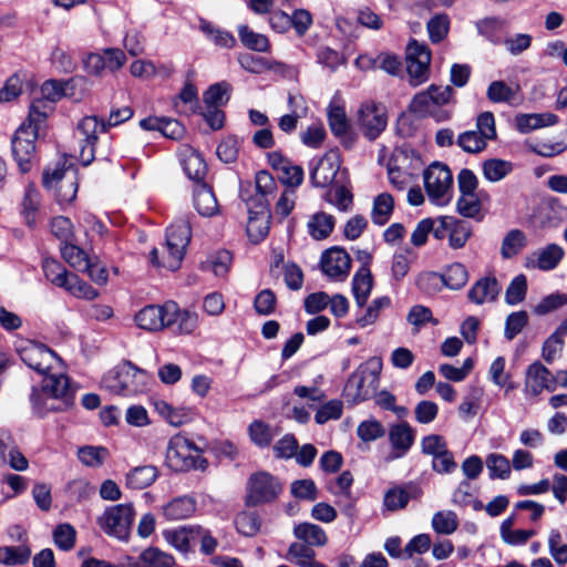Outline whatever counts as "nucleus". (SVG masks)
I'll return each instance as SVG.
<instances>
[{
	"label": "nucleus",
	"mask_w": 567,
	"mask_h": 567,
	"mask_svg": "<svg viewBox=\"0 0 567 567\" xmlns=\"http://www.w3.org/2000/svg\"><path fill=\"white\" fill-rule=\"evenodd\" d=\"M239 153V140L234 136L225 137L217 146L216 154L224 163H234Z\"/></svg>",
	"instance_id": "61"
},
{
	"label": "nucleus",
	"mask_w": 567,
	"mask_h": 567,
	"mask_svg": "<svg viewBox=\"0 0 567 567\" xmlns=\"http://www.w3.org/2000/svg\"><path fill=\"white\" fill-rule=\"evenodd\" d=\"M45 278L54 286L65 288L72 280L75 281V275L69 272L59 261L54 259H44L42 265Z\"/></svg>",
	"instance_id": "30"
},
{
	"label": "nucleus",
	"mask_w": 567,
	"mask_h": 567,
	"mask_svg": "<svg viewBox=\"0 0 567 567\" xmlns=\"http://www.w3.org/2000/svg\"><path fill=\"white\" fill-rule=\"evenodd\" d=\"M41 386L48 393L52 394L53 398H58V403L69 411L74 406L76 389L73 388L68 375L63 373L59 374H45Z\"/></svg>",
	"instance_id": "16"
},
{
	"label": "nucleus",
	"mask_w": 567,
	"mask_h": 567,
	"mask_svg": "<svg viewBox=\"0 0 567 567\" xmlns=\"http://www.w3.org/2000/svg\"><path fill=\"white\" fill-rule=\"evenodd\" d=\"M78 456L84 465L99 467L109 456V451L103 446H84L79 449Z\"/></svg>",
	"instance_id": "53"
},
{
	"label": "nucleus",
	"mask_w": 567,
	"mask_h": 567,
	"mask_svg": "<svg viewBox=\"0 0 567 567\" xmlns=\"http://www.w3.org/2000/svg\"><path fill=\"white\" fill-rule=\"evenodd\" d=\"M384 434V426L375 419L362 421L357 427L358 437L365 443L373 442Z\"/></svg>",
	"instance_id": "54"
},
{
	"label": "nucleus",
	"mask_w": 567,
	"mask_h": 567,
	"mask_svg": "<svg viewBox=\"0 0 567 567\" xmlns=\"http://www.w3.org/2000/svg\"><path fill=\"white\" fill-rule=\"evenodd\" d=\"M246 505L259 506L275 502L282 492V484L268 472L260 471L247 481Z\"/></svg>",
	"instance_id": "7"
},
{
	"label": "nucleus",
	"mask_w": 567,
	"mask_h": 567,
	"mask_svg": "<svg viewBox=\"0 0 567 567\" xmlns=\"http://www.w3.org/2000/svg\"><path fill=\"white\" fill-rule=\"evenodd\" d=\"M415 259V255L411 248H404L394 254L392 259L391 271L395 280L404 278L410 269L411 264Z\"/></svg>",
	"instance_id": "48"
},
{
	"label": "nucleus",
	"mask_w": 567,
	"mask_h": 567,
	"mask_svg": "<svg viewBox=\"0 0 567 567\" xmlns=\"http://www.w3.org/2000/svg\"><path fill=\"white\" fill-rule=\"evenodd\" d=\"M528 322V316L526 311H516L508 315L505 322V338L513 340Z\"/></svg>",
	"instance_id": "63"
},
{
	"label": "nucleus",
	"mask_w": 567,
	"mask_h": 567,
	"mask_svg": "<svg viewBox=\"0 0 567 567\" xmlns=\"http://www.w3.org/2000/svg\"><path fill=\"white\" fill-rule=\"evenodd\" d=\"M31 556V550L27 546H4L0 547V563L8 566L23 565Z\"/></svg>",
	"instance_id": "45"
},
{
	"label": "nucleus",
	"mask_w": 567,
	"mask_h": 567,
	"mask_svg": "<svg viewBox=\"0 0 567 567\" xmlns=\"http://www.w3.org/2000/svg\"><path fill=\"white\" fill-rule=\"evenodd\" d=\"M513 171V164L508 161L499 158L486 159L483 163V175L484 177L496 183L505 178Z\"/></svg>",
	"instance_id": "39"
},
{
	"label": "nucleus",
	"mask_w": 567,
	"mask_h": 567,
	"mask_svg": "<svg viewBox=\"0 0 567 567\" xmlns=\"http://www.w3.org/2000/svg\"><path fill=\"white\" fill-rule=\"evenodd\" d=\"M386 125V111L382 104L372 101L361 104L358 111V126L369 141L378 138Z\"/></svg>",
	"instance_id": "12"
},
{
	"label": "nucleus",
	"mask_w": 567,
	"mask_h": 567,
	"mask_svg": "<svg viewBox=\"0 0 567 567\" xmlns=\"http://www.w3.org/2000/svg\"><path fill=\"white\" fill-rule=\"evenodd\" d=\"M506 24V20L499 17H487L475 22L478 34L496 45L502 44L505 39L503 38V32Z\"/></svg>",
	"instance_id": "24"
},
{
	"label": "nucleus",
	"mask_w": 567,
	"mask_h": 567,
	"mask_svg": "<svg viewBox=\"0 0 567 567\" xmlns=\"http://www.w3.org/2000/svg\"><path fill=\"white\" fill-rule=\"evenodd\" d=\"M249 218L247 223V235L252 243L261 241L270 228V210L267 200L259 199L255 205L247 203Z\"/></svg>",
	"instance_id": "14"
},
{
	"label": "nucleus",
	"mask_w": 567,
	"mask_h": 567,
	"mask_svg": "<svg viewBox=\"0 0 567 567\" xmlns=\"http://www.w3.org/2000/svg\"><path fill=\"white\" fill-rule=\"evenodd\" d=\"M49 395L50 393L44 391L42 386L40 389L35 386L32 388L30 394L32 411L37 416L41 419L45 417L49 413L52 412H65V410L62 409V406L59 403L58 405L47 404Z\"/></svg>",
	"instance_id": "35"
},
{
	"label": "nucleus",
	"mask_w": 567,
	"mask_h": 567,
	"mask_svg": "<svg viewBox=\"0 0 567 567\" xmlns=\"http://www.w3.org/2000/svg\"><path fill=\"white\" fill-rule=\"evenodd\" d=\"M527 245V237L520 229L509 230L503 238L501 256L511 259L518 255Z\"/></svg>",
	"instance_id": "33"
},
{
	"label": "nucleus",
	"mask_w": 567,
	"mask_h": 567,
	"mask_svg": "<svg viewBox=\"0 0 567 567\" xmlns=\"http://www.w3.org/2000/svg\"><path fill=\"white\" fill-rule=\"evenodd\" d=\"M449 245L453 249L463 248L472 235L468 223L456 219L450 220Z\"/></svg>",
	"instance_id": "38"
},
{
	"label": "nucleus",
	"mask_w": 567,
	"mask_h": 567,
	"mask_svg": "<svg viewBox=\"0 0 567 567\" xmlns=\"http://www.w3.org/2000/svg\"><path fill=\"white\" fill-rule=\"evenodd\" d=\"M405 62L411 85L417 86L429 80L431 51L425 43L411 40L406 47Z\"/></svg>",
	"instance_id": "11"
},
{
	"label": "nucleus",
	"mask_w": 567,
	"mask_h": 567,
	"mask_svg": "<svg viewBox=\"0 0 567 567\" xmlns=\"http://www.w3.org/2000/svg\"><path fill=\"white\" fill-rule=\"evenodd\" d=\"M394 202L390 194L383 193L375 197L371 212L372 221L382 226L390 219L393 213Z\"/></svg>",
	"instance_id": "37"
},
{
	"label": "nucleus",
	"mask_w": 567,
	"mask_h": 567,
	"mask_svg": "<svg viewBox=\"0 0 567 567\" xmlns=\"http://www.w3.org/2000/svg\"><path fill=\"white\" fill-rule=\"evenodd\" d=\"M255 184L258 195L256 198H251L247 203L256 205L259 199H265L269 204L268 197L271 196L277 188V184L272 175L267 171H260L256 174Z\"/></svg>",
	"instance_id": "44"
},
{
	"label": "nucleus",
	"mask_w": 567,
	"mask_h": 567,
	"mask_svg": "<svg viewBox=\"0 0 567 567\" xmlns=\"http://www.w3.org/2000/svg\"><path fill=\"white\" fill-rule=\"evenodd\" d=\"M501 291V286L495 277H483L478 279L468 290L470 301L476 305L495 301Z\"/></svg>",
	"instance_id": "22"
},
{
	"label": "nucleus",
	"mask_w": 567,
	"mask_h": 567,
	"mask_svg": "<svg viewBox=\"0 0 567 567\" xmlns=\"http://www.w3.org/2000/svg\"><path fill=\"white\" fill-rule=\"evenodd\" d=\"M106 123L100 122L96 116H85L78 124V134L80 135V159L84 165H89L94 158V145L97 142L99 134L105 132Z\"/></svg>",
	"instance_id": "13"
},
{
	"label": "nucleus",
	"mask_w": 567,
	"mask_h": 567,
	"mask_svg": "<svg viewBox=\"0 0 567 567\" xmlns=\"http://www.w3.org/2000/svg\"><path fill=\"white\" fill-rule=\"evenodd\" d=\"M441 278L446 287L453 290H458L466 285L468 280V272L464 265L454 262L445 269Z\"/></svg>",
	"instance_id": "42"
},
{
	"label": "nucleus",
	"mask_w": 567,
	"mask_h": 567,
	"mask_svg": "<svg viewBox=\"0 0 567 567\" xmlns=\"http://www.w3.org/2000/svg\"><path fill=\"white\" fill-rule=\"evenodd\" d=\"M39 131L30 124L22 123L12 137V155L22 173L30 172L35 161V142Z\"/></svg>",
	"instance_id": "10"
},
{
	"label": "nucleus",
	"mask_w": 567,
	"mask_h": 567,
	"mask_svg": "<svg viewBox=\"0 0 567 567\" xmlns=\"http://www.w3.org/2000/svg\"><path fill=\"white\" fill-rule=\"evenodd\" d=\"M199 28L218 47L230 49L236 44V39L230 32L218 29L208 21L202 20Z\"/></svg>",
	"instance_id": "41"
},
{
	"label": "nucleus",
	"mask_w": 567,
	"mask_h": 567,
	"mask_svg": "<svg viewBox=\"0 0 567 567\" xmlns=\"http://www.w3.org/2000/svg\"><path fill=\"white\" fill-rule=\"evenodd\" d=\"M190 236L192 230L188 220L184 218L176 220L167 228L162 259H159V250L157 248L150 252L152 264L172 271L177 270L184 259Z\"/></svg>",
	"instance_id": "1"
},
{
	"label": "nucleus",
	"mask_w": 567,
	"mask_h": 567,
	"mask_svg": "<svg viewBox=\"0 0 567 567\" xmlns=\"http://www.w3.org/2000/svg\"><path fill=\"white\" fill-rule=\"evenodd\" d=\"M486 140L478 132L471 130L457 137V145L467 153H478L486 147Z\"/></svg>",
	"instance_id": "57"
},
{
	"label": "nucleus",
	"mask_w": 567,
	"mask_h": 567,
	"mask_svg": "<svg viewBox=\"0 0 567 567\" xmlns=\"http://www.w3.org/2000/svg\"><path fill=\"white\" fill-rule=\"evenodd\" d=\"M203 527L199 525L183 526L176 529L164 530V539L174 548L182 553H187L190 548V540L195 539V535H199Z\"/></svg>",
	"instance_id": "23"
},
{
	"label": "nucleus",
	"mask_w": 567,
	"mask_h": 567,
	"mask_svg": "<svg viewBox=\"0 0 567 567\" xmlns=\"http://www.w3.org/2000/svg\"><path fill=\"white\" fill-rule=\"evenodd\" d=\"M453 95L454 90L450 85L431 84L414 95L409 109L421 117L431 116L437 122L446 121L451 117V112L443 107L452 102Z\"/></svg>",
	"instance_id": "3"
},
{
	"label": "nucleus",
	"mask_w": 567,
	"mask_h": 567,
	"mask_svg": "<svg viewBox=\"0 0 567 567\" xmlns=\"http://www.w3.org/2000/svg\"><path fill=\"white\" fill-rule=\"evenodd\" d=\"M76 532L70 524H60L53 532L54 544L62 550H70L74 547Z\"/></svg>",
	"instance_id": "60"
},
{
	"label": "nucleus",
	"mask_w": 567,
	"mask_h": 567,
	"mask_svg": "<svg viewBox=\"0 0 567 567\" xmlns=\"http://www.w3.org/2000/svg\"><path fill=\"white\" fill-rule=\"evenodd\" d=\"M194 205L203 216H213L218 210L217 199L206 183H198L194 189Z\"/></svg>",
	"instance_id": "28"
},
{
	"label": "nucleus",
	"mask_w": 567,
	"mask_h": 567,
	"mask_svg": "<svg viewBox=\"0 0 567 567\" xmlns=\"http://www.w3.org/2000/svg\"><path fill=\"white\" fill-rule=\"evenodd\" d=\"M134 508L131 504H118L107 507L97 517V524L110 536L126 540L134 520Z\"/></svg>",
	"instance_id": "8"
},
{
	"label": "nucleus",
	"mask_w": 567,
	"mask_h": 567,
	"mask_svg": "<svg viewBox=\"0 0 567 567\" xmlns=\"http://www.w3.org/2000/svg\"><path fill=\"white\" fill-rule=\"evenodd\" d=\"M544 390L554 392L556 390V380L553 373L539 361L528 365L525 377V391L532 395H538Z\"/></svg>",
	"instance_id": "18"
},
{
	"label": "nucleus",
	"mask_w": 567,
	"mask_h": 567,
	"mask_svg": "<svg viewBox=\"0 0 567 567\" xmlns=\"http://www.w3.org/2000/svg\"><path fill=\"white\" fill-rule=\"evenodd\" d=\"M175 311L166 318V328L176 333H190L197 327V315L187 310H181L173 301Z\"/></svg>",
	"instance_id": "26"
},
{
	"label": "nucleus",
	"mask_w": 567,
	"mask_h": 567,
	"mask_svg": "<svg viewBox=\"0 0 567 567\" xmlns=\"http://www.w3.org/2000/svg\"><path fill=\"white\" fill-rule=\"evenodd\" d=\"M235 525L239 534L252 537L260 530L261 519L256 513L241 512L236 516Z\"/></svg>",
	"instance_id": "47"
},
{
	"label": "nucleus",
	"mask_w": 567,
	"mask_h": 567,
	"mask_svg": "<svg viewBox=\"0 0 567 567\" xmlns=\"http://www.w3.org/2000/svg\"><path fill=\"white\" fill-rule=\"evenodd\" d=\"M322 272L334 281H343L351 268V258L348 252L339 247L326 250L321 256Z\"/></svg>",
	"instance_id": "15"
},
{
	"label": "nucleus",
	"mask_w": 567,
	"mask_h": 567,
	"mask_svg": "<svg viewBox=\"0 0 567 567\" xmlns=\"http://www.w3.org/2000/svg\"><path fill=\"white\" fill-rule=\"evenodd\" d=\"M151 375L128 361L115 367L102 378V386L113 394L134 395L147 390Z\"/></svg>",
	"instance_id": "2"
},
{
	"label": "nucleus",
	"mask_w": 567,
	"mask_h": 567,
	"mask_svg": "<svg viewBox=\"0 0 567 567\" xmlns=\"http://www.w3.org/2000/svg\"><path fill=\"white\" fill-rule=\"evenodd\" d=\"M415 433L409 423L392 424L389 429V441L392 447V458L406 455L414 443Z\"/></svg>",
	"instance_id": "20"
},
{
	"label": "nucleus",
	"mask_w": 567,
	"mask_h": 567,
	"mask_svg": "<svg viewBox=\"0 0 567 567\" xmlns=\"http://www.w3.org/2000/svg\"><path fill=\"white\" fill-rule=\"evenodd\" d=\"M382 361L373 357L361 364L348 379L344 392L353 403H359L372 398L380 383Z\"/></svg>",
	"instance_id": "4"
},
{
	"label": "nucleus",
	"mask_w": 567,
	"mask_h": 567,
	"mask_svg": "<svg viewBox=\"0 0 567 567\" xmlns=\"http://www.w3.org/2000/svg\"><path fill=\"white\" fill-rule=\"evenodd\" d=\"M486 467L492 480H506L511 475V462L502 454L492 453L487 455Z\"/></svg>",
	"instance_id": "49"
},
{
	"label": "nucleus",
	"mask_w": 567,
	"mask_h": 567,
	"mask_svg": "<svg viewBox=\"0 0 567 567\" xmlns=\"http://www.w3.org/2000/svg\"><path fill=\"white\" fill-rule=\"evenodd\" d=\"M166 463L175 472L205 471L208 462L202 457L196 445L183 435L173 436L166 451Z\"/></svg>",
	"instance_id": "5"
},
{
	"label": "nucleus",
	"mask_w": 567,
	"mask_h": 567,
	"mask_svg": "<svg viewBox=\"0 0 567 567\" xmlns=\"http://www.w3.org/2000/svg\"><path fill=\"white\" fill-rule=\"evenodd\" d=\"M340 168V162L336 153L324 154L311 169V183L316 187H327L334 179Z\"/></svg>",
	"instance_id": "19"
},
{
	"label": "nucleus",
	"mask_w": 567,
	"mask_h": 567,
	"mask_svg": "<svg viewBox=\"0 0 567 567\" xmlns=\"http://www.w3.org/2000/svg\"><path fill=\"white\" fill-rule=\"evenodd\" d=\"M61 254L63 259L73 268L82 271L83 268L89 267L90 258L80 247L65 243L61 246Z\"/></svg>",
	"instance_id": "51"
},
{
	"label": "nucleus",
	"mask_w": 567,
	"mask_h": 567,
	"mask_svg": "<svg viewBox=\"0 0 567 567\" xmlns=\"http://www.w3.org/2000/svg\"><path fill=\"white\" fill-rule=\"evenodd\" d=\"M20 359L40 374H48L60 362L56 353L45 344L32 340H22L17 346Z\"/></svg>",
	"instance_id": "9"
},
{
	"label": "nucleus",
	"mask_w": 567,
	"mask_h": 567,
	"mask_svg": "<svg viewBox=\"0 0 567 567\" xmlns=\"http://www.w3.org/2000/svg\"><path fill=\"white\" fill-rule=\"evenodd\" d=\"M424 187L430 200L444 206L452 198L453 177L450 168L441 163L431 164L423 174Z\"/></svg>",
	"instance_id": "6"
},
{
	"label": "nucleus",
	"mask_w": 567,
	"mask_h": 567,
	"mask_svg": "<svg viewBox=\"0 0 567 567\" xmlns=\"http://www.w3.org/2000/svg\"><path fill=\"white\" fill-rule=\"evenodd\" d=\"M238 35L243 45L251 51L268 52L270 43L265 34L257 33L247 25L238 27Z\"/></svg>",
	"instance_id": "36"
},
{
	"label": "nucleus",
	"mask_w": 567,
	"mask_h": 567,
	"mask_svg": "<svg viewBox=\"0 0 567 567\" xmlns=\"http://www.w3.org/2000/svg\"><path fill=\"white\" fill-rule=\"evenodd\" d=\"M565 257V249L555 243L538 248L532 254L528 262L542 271H550L558 267Z\"/></svg>",
	"instance_id": "21"
},
{
	"label": "nucleus",
	"mask_w": 567,
	"mask_h": 567,
	"mask_svg": "<svg viewBox=\"0 0 567 567\" xmlns=\"http://www.w3.org/2000/svg\"><path fill=\"white\" fill-rule=\"evenodd\" d=\"M195 511L196 501L190 496H181L163 507V515L168 520H181L190 517Z\"/></svg>",
	"instance_id": "27"
},
{
	"label": "nucleus",
	"mask_w": 567,
	"mask_h": 567,
	"mask_svg": "<svg viewBox=\"0 0 567 567\" xmlns=\"http://www.w3.org/2000/svg\"><path fill=\"white\" fill-rule=\"evenodd\" d=\"M40 206V193L33 185L25 188L22 200V214L27 224L31 227L35 224V213Z\"/></svg>",
	"instance_id": "50"
},
{
	"label": "nucleus",
	"mask_w": 567,
	"mask_h": 567,
	"mask_svg": "<svg viewBox=\"0 0 567 567\" xmlns=\"http://www.w3.org/2000/svg\"><path fill=\"white\" fill-rule=\"evenodd\" d=\"M527 291V279L525 275L516 276L506 289L505 300L508 305H517L525 299Z\"/></svg>",
	"instance_id": "59"
},
{
	"label": "nucleus",
	"mask_w": 567,
	"mask_h": 567,
	"mask_svg": "<svg viewBox=\"0 0 567 567\" xmlns=\"http://www.w3.org/2000/svg\"><path fill=\"white\" fill-rule=\"evenodd\" d=\"M230 85L227 82H220L210 85L204 93V102L206 106H219L225 104L229 96Z\"/></svg>",
	"instance_id": "58"
},
{
	"label": "nucleus",
	"mask_w": 567,
	"mask_h": 567,
	"mask_svg": "<svg viewBox=\"0 0 567 567\" xmlns=\"http://www.w3.org/2000/svg\"><path fill=\"white\" fill-rule=\"evenodd\" d=\"M183 166L186 175L197 182L202 183L206 173H207V165L203 158V156L193 151L184 161Z\"/></svg>",
	"instance_id": "46"
},
{
	"label": "nucleus",
	"mask_w": 567,
	"mask_h": 567,
	"mask_svg": "<svg viewBox=\"0 0 567 567\" xmlns=\"http://www.w3.org/2000/svg\"><path fill=\"white\" fill-rule=\"evenodd\" d=\"M456 208L460 215L466 218H476L482 209L481 196L478 194H461Z\"/></svg>",
	"instance_id": "52"
},
{
	"label": "nucleus",
	"mask_w": 567,
	"mask_h": 567,
	"mask_svg": "<svg viewBox=\"0 0 567 567\" xmlns=\"http://www.w3.org/2000/svg\"><path fill=\"white\" fill-rule=\"evenodd\" d=\"M342 411L343 404L340 400H330L317 410L315 421L318 424H324L330 420H338L341 417Z\"/></svg>",
	"instance_id": "62"
},
{
	"label": "nucleus",
	"mask_w": 567,
	"mask_h": 567,
	"mask_svg": "<svg viewBox=\"0 0 567 567\" xmlns=\"http://www.w3.org/2000/svg\"><path fill=\"white\" fill-rule=\"evenodd\" d=\"M173 301L165 302L163 306H145L135 315L134 320L143 330L159 331L166 328V318L173 315Z\"/></svg>",
	"instance_id": "17"
},
{
	"label": "nucleus",
	"mask_w": 567,
	"mask_h": 567,
	"mask_svg": "<svg viewBox=\"0 0 567 567\" xmlns=\"http://www.w3.org/2000/svg\"><path fill=\"white\" fill-rule=\"evenodd\" d=\"M420 491L413 485L396 486L390 488L383 498V505L388 511L395 512L405 508L409 501L417 497Z\"/></svg>",
	"instance_id": "25"
},
{
	"label": "nucleus",
	"mask_w": 567,
	"mask_h": 567,
	"mask_svg": "<svg viewBox=\"0 0 567 567\" xmlns=\"http://www.w3.org/2000/svg\"><path fill=\"white\" fill-rule=\"evenodd\" d=\"M430 40L440 43L449 33L450 19L446 14H436L426 24Z\"/></svg>",
	"instance_id": "56"
},
{
	"label": "nucleus",
	"mask_w": 567,
	"mask_h": 567,
	"mask_svg": "<svg viewBox=\"0 0 567 567\" xmlns=\"http://www.w3.org/2000/svg\"><path fill=\"white\" fill-rule=\"evenodd\" d=\"M143 567H175V558L156 547H148L140 555Z\"/></svg>",
	"instance_id": "40"
},
{
	"label": "nucleus",
	"mask_w": 567,
	"mask_h": 567,
	"mask_svg": "<svg viewBox=\"0 0 567 567\" xmlns=\"http://www.w3.org/2000/svg\"><path fill=\"white\" fill-rule=\"evenodd\" d=\"M52 109L53 106L48 101L37 99L31 104L29 116L23 123L30 124L40 130Z\"/></svg>",
	"instance_id": "55"
},
{
	"label": "nucleus",
	"mask_w": 567,
	"mask_h": 567,
	"mask_svg": "<svg viewBox=\"0 0 567 567\" xmlns=\"http://www.w3.org/2000/svg\"><path fill=\"white\" fill-rule=\"evenodd\" d=\"M433 529L441 535H451L458 528V517L452 511L436 512L432 517Z\"/></svg>",
	"instance_id": "43"
},
{
	"label": "nucleus",
	"mask_w": 567,
	"mask_h": 567,
	"mask_svg": "<svg viewBox=\"0 0 567 567\" xmlns=\"http://www.w3.org/2000/svg\"><path fill=\"white\" fill-rule=\"evenodd\" d=\"M373 279L369 267L361 266L352 279V292L359 307H363L370 296Z\"/></svg>",
	"instance_id": "29"
},
{
	"label": "nucleus",
	"mask_w": 567,
	"mask_h": 567,
	"mask_svg": "<svg viewBox=\"0 0 567 567\" xmlns=\"http://www.w3.org/2000/svg\"><path fill=\"white\" fill-rule=\"evenodd\" d=\"M156 477L157 470L155 466H137L126 475V484L131 488L143 489L153 484Z\"/></svg>",
	"instance_id": "34"
},
{
	"label": "nucleus",
	"mask_w": 567,
	"mask_h": 567,
	"mask_svg": "<svg viewBox=\"0 0 567 567\" xmlns=\"http://www.w3.org/2000/svg\"><path fill=\"white\" fill-rule=\"evenodd\" d=\"M548 548L551 557L558 565L567 563V545L561 543V534L558 529L549 532Z\"/></svg>",
	"instance_id": "64"
},
{
	"label": "nucleus",
	"mask_w": 567,
	"mask_h": 567,
	"mask_svg": "<svg viewBox=\"0 0 567 567\" xmlns=\"http://www.w3.org/2000/svg\"><path fill=\"white\" fill-rule=\"evenodd\" d=\"M293 534L309 546H323L328 540L326 532L320 526L311 523L298 524Z\"/></svg>",
	"instance_id": "32"
},
{
	"label": "nucleus",
	"mask_w": 567,
	"mask_h": 567,
	"mask_svg": "<svg viewBox=\"0 0 567 567\" xmlns=\"http://www.w3.org/2000/svg\"><path fill=\"white\" fill-rule=\"evenodd\" d=\"M308 233L316 240L327 238L334 227V217L323 212L311 216L308 221Z\"/></svg>",
	"instance_id": "31"
}]
</instances>
